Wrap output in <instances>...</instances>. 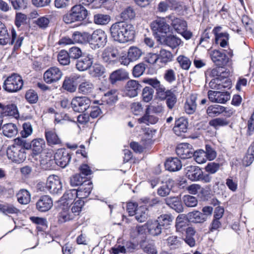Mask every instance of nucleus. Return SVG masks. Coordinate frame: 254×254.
<instances>
[{
    "label": "nucleus",
    "instance_id": "2eb2a0df",
    "mask_svg": "<svg viewBox=\"0 0 254 254\" xmlns=\"http://www.w3.org/2000/svg\"><path fill=\"white\" fill-rule=\"evenodd\" d=\"M141 85L138 81L134 80H130L127 82L125 86V93L126 95L129 97L136 96L140 91Z\"/></svg>",
    "mask_w": 254,
    "mask_h": 254
},
{
    "label": "nucleus",
    "instance_id": "7c9ffc66",
    "mask_svg": "<svg viewBox=\"0 0 254 254\" xmlns=\"http://www.w3.org/2000/svg\"><path fill=\"white\" fill-rule=\"evenodd\" d=\"M136 220L140 223L145 222L148 217V210L145 206H140L136 210L135 213Z\"/></svg>",
    "mask_w": 254,
    "mask_h": 254
},
{
    "label": "nucleus",
    "instance_id": "9b49d317",
    "mask_svg": "<svg viewBox=\"0 0 254 254\" xmlns=\"http://www.w3.org/2000/svg\"><path fill=\"white\" fill-rule=\"evenodd\" d=\"M91 101L86 97H76L72 100L71 105L75 112H83L90 106Z\"/></svg>",
    "mask_w": 254,
    "mask_h": 254
},
{
    "label": "nucleus",
    "instance_id": "9d476101",
    "mask_svg": "<svg viewBox=\"0 0 254 254\" xmlns=\"http://www.w3.org/2000/svg\"><path fill=\"white\" fill-rule=\"evenodd\" d=\"M63 76V72L59 68L54 66L47 69L44 73V81L48 84L59 81Z\"/></svg>",
    "mask_w": 254,
    "mask_h": 254
},
{
    "label": "nucleus",
    "instance_id": "1a4fd4ad",
    "mask_svg": "<svg viewBox=\"0 0 254 254\" xmlns=\"http://www.w3.org/2000/svg\"><path fill=\"white\" fill-rule=\"evenodd\" d=\"M51 193L59 194L62 191V184L59 176L51 175L47 179L46 187Z\"/></svg>",
    "mask_w": 254,
    "mask_h": 254
},
{
    "label": "nucleus",
    "instance_id": "c03bdc74",
    "mask_svg": "<svg viewBox=\"0 0 254 254\" xmlns=\"http://www.w3.org/2000/svg\"><path fill=\"white\" fill-rule=\"evenodd\" d=\"M142 54L143 52L142 50L134 46L130 47L127 52V55H128L129 59H130L132 62L139 59Z\"/></svg>",
    "mask_w": 254,
    "mask_h": 254
},
{
    "label": "nucleus",
    "instance_id": "aec40b11",
    "mask_svg": "<svg viewBox=\"0 0 254 254\" xmlns=\"http://www.w3.org/2000/svg\"><path fill=\"white\" fill-rule=\"evenodd\" d=\"M188 127V120L184 117H181L176 121L173 131L177 135L182 136L183 133L187 131Z\"/></svg>",
    "mask_w": 254,
    "mask_h": 254
},
{
    "label": "nucleus",
    "instance_id": "5fc2aeb1",
    "mask_svg": "<svg viewBox=\"0 0 254 254\" xmlns=\"http://www.w3.org/2000/svg\"><path fill=\"white\" fill-rule=\"evenodd\" d=\"M195 161L198 164H202L206 162L207 158L204 151L201 149L193 151L192 156Z\"/></svg>",
    "mask_w": 254,
    "mask_h": 254
},
{
    "label": "nucleus",
    "instance_id": "20e7f679",
    "mask_svg": "<svg viewBox=\"0 0 254 254\" xmlns=\"http://www.w3.org/2000/svg\"><path fill=\"white\" fill-rule=\"evenodd\" d=\"M107 42V35L105 32L98 29L89 34V44L93 49L104 47Z\"/></svg>",
    "mask_w": 254,
    "mask_h": 254
},
{
    "label": "nucleus",
    "instance_id": "f8f14e48",
    "mask_svg": "<svg viewBox=\"0 0 254 254\" xmlns=\"http://www.w3.org/2000/svg\"><path fill=\"white\" fill-rule=\"evenodd\" d=\"M123 53L121 48L119 49L118 48H106L102 53V58L104 62L107 63H112L116 59L119 58L122 56Z\"/></svg>",
    "mask_w": 254,
    "mask_h": 254
},
{
    "label": "nucleus",
    "instance_id": "393cba45",
    "mask_svg": "<svg viewBox=\"0 0 254 254\" xmlns=\"http://www.w3.org/2000/svg\"><path fill=\"white\" fill-rule=\"evenodd\" d=\"M189 221L194 223H202L206 220L207 217L199 211H193L187 215Z\"/></svg>",
    "mask_w": 254,
    "mask_h": 254
},
{
    "label": "nucleus",
    "instance_id": "6e6552de",
    "mask_svg": "<svg viewBox=\"0 0 254 254\" xmlns=\"http://www.w3.org/2000/svg\"><path fill=\"white\" fill-rule=\"evenodd\" d=\"M71 159L70 152L64 148L58 149L54 155V160L51 161L53 164L56 163L62 168L65 167L69 163Z\"/></svg>",
    "mask_w": 254,
    "mask_h": 254
},
{
    "label": "nucleus",
    "instance_id": "4be33fe9",
    "mask_svg": "<svg viewBox=\"0 0 254 254\" xmlns=\"http://www.w3.org/2000/svg\"><path fill=\"white\" fill-rule=\"evenodd\" d=\"M165 202L167 205L177 212H181L183 211V206L181 199L179 196H170L165 199Z\"/></svg>",
    "mask_w": 254,
    "mask_h": 254
},
{
    "label": "nucleus",
    "instance_id": "13d9d810",
    "mask_svg": "<svg viewBox=\"0 0 254 254\" xmlns=\"http://www.w3.org/2000/svg\"><path fill=\"white\" fill-rule=\"evenodd\" d=\"M135 16V13L131 7L125 9L121 13V17L125 20L133 19Z\"/></svg>",
    "mask_w": 254,
    "mask_h": 254
},
{
    "label": "nucleus",
    "instance_id": "09e8293b",
    "mask_svg": "<svg viewBox=\"0 0 254 254\" xmlns=\"http://www.w3.org/2000/svg\"><path fill=\"white\" fill-rule=\"evenodd\" d=\"M173 220L174 217L170 214H162L157 219V221L162 227L171 225Z\"/></svg>",
    "mask_w": 254,
    "mask_h": 254
},
{
    "label": "nucleus",
    "instance_id": "37998d69",
    "mask_svg": "<svg viewBox=\"0 0 254 254\" xmlns=\"http://www.w3.org/2000/svg\"><path fill=\"white\" fill-rule=\"evenodd\" d=\"M93 21L96 24L106 25L111 21V16L108 14L98 13L94 15Z\"/></svg>",
    "mask_w": 254,
    "mask_h": 254
},
{
    "label": "nucleus",
    "instance_id": "f704fd0d",
    "mask_svg": "<svg viewBox=\"0 0 254 254\" xmlns=\"http://www.w3.org/2000/svg\"><path fill=\"white\" fill-rule=\"evenodd\" d=\"M127 73L122 69H118L113 72L110 76V80L113 84L118 81H121L127 77Z\"/></svg>",
    "mask_w": 254,
    "mask_h": 254
},
{
    "label": "nucleus",
    "instance_id": "f257e3e1",
    "mask_svg": "<svg viewBox=\"0 0 254 254\" xmlns=\"http://www.w3.org/2000/svg\"><path fill=\"white\" fill-rule=\"evenodd\" d=\"M110 32L112 39L120 43L131 41L134 37L133 25L123 21L113 24L110 28Z\"/></svg>",
    "mask_w": 254,
    "mask_h": 254
},
{
    "label": "nucleus",
    "instance_id": "39448f33",
    "mask_svg": "<svg viewBox=\"0 0 254 254\" xmlns=\"http://www.w3.org/2000/svg\"><path fill=\"white\" fill-rule=\"evenodd\" d=\"M144 82L155 89L157 97L161 100L166 99L167 95L171 94L172 91L171 90H166L165 86L157 78H147Z\"/></svg>",
    "mask_w": 254,
    "mask_h": 254
},
{
    "label": "nucleus",
    "instance_id": "49530a36",
    "mask_svg": "<svg viewBox=\"0 0 254 254\" xmlns=\"http://www.w3.org/2000/svg\"><path fill=\"white\" fill-rule=\"evenodd\" d=\"M172 25L175 31L178 33L187 28V22L184 20L178 18L172 20Z\"/></svg>",
    "mask_w": 254,
    "mask_h": 254
},
{
    "label": "nucleus",
    "instance_id": "864d4df0",
    "mask_svg": "<svg viewBox=\"0 0 254 254\" xmlns=\"http://www.w3.org/2000/svg\"><path fill=\"white\" fill-rule=\"evenodd\" d=\"M17 111L16 108V106L11 104L6 106L3 105L2 110L1 111V114L3 116H14L16 114Z\"/></svg>",
    "mask_w": 254,
    "mask_h": 254
},
{
    "label": "nucleus",
    "instance_id": "ddd939ff",
    "mask_svg": "<svg viewBox=\"0 0 254 254\" xmlns=\"http://www.w3.org/2000/svg\"><path fill=\"white\" fill-rule=\"evenodd\" d=\"M209 100L212 102L225 103L230 99V94L228 92H220L209 90L208 92Z\"/></svg>",
    "mask_w": 254,
    "mask_h": 254
},
{
    "label": "nucleus",
    "instance_id": "f03ea898",
    "mask_svg": "<svg viewBox=\"0 0 254 254\" xmlns=\"http://www.w3.org/2000/svg\"><path fill=\"white\" fill-rule=\"evenodd\" d=\"M88 11L82 4H75L69 11L63 16V21L66 24L81 21L86 18Z\"/></svg>",
    "mask_w": 254,
    "mask_h": 254
},
{
    "label": "nucleus",
    "instance_id": "6e6d98bb",
    "mask_svg": "<svg viewBox=\"0 0 254 254\" xmlns=\"http://www.w3.org/2000/svg\"><path fill=\"white\" fill-rule=\"evenodd\" d=\"M180 66L185 70H188L191 64L190 60L187 57L183 55L179 56L177 59Z\"/></svg>",
    "mask_w": 254,
    "mask_h": 254
},
{
    "label": "nucleus",
    "instance_id": "412c9836",
    "mask_svg": "<svg viewBox=\"0 0 254 254\" xmlns=\"http://www.w3.org/2000/svg\"><path fill=\"white\" fill-rule=\"evenodd\" d=\"M206 74L211 77H213V78L219 77V78L221 79L228 77L230 75V71L223 67V66H218L208 70Z\"/></svg>",
    "mask_w": 254,
    "mask_h": 254
},
{
    "label": "nucleus",
    "instance_id": "4468645a",
    "mask_svg": "<svg viewBox=\"0 0 254 254\" xmlns=\"http://www.w3.org/2000/svg\"><path fill=\"white\" fill-rule=\"evenodd\" d=\"M209 55L212 62L217 66H224L229 59L225 54L217 50L209 51Z\"/></svg>",
    "mask_w": 254,
    "mask_h": 254
},
{
    "label": "nucleus",
    "instance_id": "4d7b16f0",
    "mask_svg": "<svg viewBox=\"0 0 254 254\" xmlns=\"http://www.w3.org/2000/svg\"><path fill=\"white\" fill-rule=\"evenodd\" d=\"M254 160V143L249 148L248 153L244 158V163L247 166H249Z\"/></svg>",
    "mask_w": 254,
    "mask_h": 254
},
{
    "label": "nucleus",
    "instance_id": "a18cd8bd",
    "mask_svg": "<svg viewBox=\"0 0 254 254\" xmlns=\"http://www.w3.org/2000/svg\"><path fill=\"white\" fill-rule=\"evenodd\" d=\"M167 244L171 249H176L181 247L182 242L181 238L176 236H169L166 240Z\"/></svg>",
    "mask_w": 254,
    "mask_h": 254
},
{
    "label": "nucleus",
    "instance_id": "2f4dec72",
    "mask_svg": "<svg viewBox=\"0 0 254 254\" xmlns=\"http://www.w3.org/2000/svg\"><path fill=\"white\" fill-rule=\"evenodd\" d=\"M31 145L33 153L37 155L41 153L45 147V141L43 138H36L31 141Z\"/></svg>",
    "mask_w": 254,
    "mask_h": 254
},
{
    "label": "nucleus",
    "instance_id": "bb28decb",
    "mask_svg": "<svg viewBox=\"0 0 254 254\" xmlns=\"http://www.w3.org/2000/svg\"><path fill=\"white\" fill-rule=\"evenodd\" d=\"M45 137L47 143L50 146L62 144V141L56 132L54 130L45 131Z\"/></svg>",
    "mask_w": 254,
    "mask_h": 254
},
{
    "label": "nucleus",
    "instance_id": "a878e982",
    "mask_svg": "<svg viewBox=\"0 0 254 254\" xmlns=\"http://www.w3.org/2000/svg\"><path fill=\"white\" fill-rule=\"evenodd\" d=\"M165 166L167 170L171 172H175L182 168V165L181 161L177 158H168L165 163Z\"/></svg>",
    "mask_w": 254,
    "mask_h": 254
},
{
    "label": "nucleus",
    "instance_id": "79ce46f5",
    "mask_svg": "<svg viewBox=\"0 0 254 254\" xmlns=\"http://www.w3.org/2000/svg\"><path fill=\"white\" fill-rule=\"evenodd\" d=\"M24 37L23 36H19L17 37V34L14 28L11 29V39H10V42L8 43L11 45L14 44V49L17 50L20 48L22 45Z\"/></svg>",
    "mask_w": 254,
    "mask_h": 254
},
{
    "label": "nucleus",
    "instance_id": "72a5a7b5",
    "mask_svg": "<svg viewBox=\"0 0 254 254\" xmlns=\"http://www.w3.org/2000/svg\"><path fill=\"white\" fill-rule=\"evenodd\" d=\"M10 42V35L4 23L0 21V45H5Z\"/></svg>",
    "mask_w": 254,
    "mask_h": 254
},
{
    "label": "nucleus",
    "instance_id": "338daca9",
    "mask_svg": "<svg viewBox=\"0 0 254 254\" xmlns=\"http://www.w3.org/2000/svg\"><path fill=\"white\" fill-rule=\"evenodd\" d=\"M146 69V65L142 63H139L135 65L132 70V74L134 77H138L140 76Z\"/></svg>",
    "mask_w": 254,
    "mask_h": 254
},
{
    "label": "nucleus",
    "instance_id": "7ed1b4c3",
    "mask_svg": "<svg viewBox=\"0 0 254 254\" xmlns=\"http://www.w3.org/2000/svg\"><path fill=\"white\" fill-rule=\"evenodd\" d=\"M23 86L22 77L18 74L13 73L5 79L2 87L7 92L14 93L20 90Z\"/></svg>",
    "mask_w": 254,
    "mask_h": 254
},
{
    "label": "nucleus",
    "instance_id": "8fccbe9b",
    "mask_svg": "<svg viewBox=\"0 0 254 254\" xmlns=\"http://www.w3.org/2000/svg\"><path fill=\"white\" fill-rule=\"evenodd\" d=\"M63 88L70 92H73L76 89V85L72 78L66 77L63 82Z\"/></svg>",
    "mask_w": 254,
    "mask_h": 254
},
{
    "label": "nucleus",
    "instance_id": "774afa93",
    "mask_svg": "<svg viewBox=\"0 0 254 254\" xmlns=\"http://www.w3.org/2000/svg\"><path fill=\"white\" fill-rule=\"evenodd\" d=\"M25 98L30 103H35L38 100L37 93L32 89L28 90L25 94Z\"/></svg>",
    "mask_w": 254,
    "mask_h": 254
},
{
    "label": "nucleus",
    "instance_id": "473e14b6",
    "mask_svg": "<svg viewBox=\"0 0 254 254\" xmlns=\"http://www.w3.org/2000/svg\"><path fill=\"white\" fill-rule=\"evenodd\" d=\"M225 107L219 105H212L209 106L207 110V115L211 118L219 116L224 112Z\"/></svg>",
    "mask_w": 254,
    "mask_h": 254
},
{
    "label": "nucleus",
    "instance_id": "423d86ee",
    "mask_svg": "<svg viewBox=\"0 0 254 254\" xmlns=\"http://www.w3.org/2000/svg\"><path fill=\"white\" fill-rule=\"evenodd\" d=\"M151 27L152 30L156 33L157 39L158 36H162L161 34L166 35L170 30V27L165 18H158L153 21L151 24Z\"/></svg>",
    "mask_w": 254,
    "mask_h": 254
},
{
    "label": "nucleus",
    "instance_id": "a19ab883",
    "mask_svg": "<svg viewBox=\"0 0 254 254\" xmlns=\"http://www.w3.org/2000/svg\"><path fill=\"white\" fill-rule=\"evenodd\" d=\"M16 196L18 201L22 204H27L30 201L31 195L26 190H20L17 193Z\"/></svg>",
    "mask_w": 254,
    "mask_h": 254
},
{
    "label": "nucleus",
    "instance_id": "c9c22d12",
    "mask_svg": "<svg viewBox=\"0 0 254 254\" xmlns=\"http://www.w3.org/2000/svg\"><path fill=\"white\" fill-rule=\"evenodd\" d=\"M94 85L89 80H84L78 86V92L83 94H88L92 92Z\"/></svg>",
    "mask_w": 254,
    "mask_h": 254
},
{
    "label": "nucleus",
    "instance_id": "c85d7f7f",
    "mask_svg": "<svg viewBox=\"0 0 254 254\" xmlns=\"http://www.w3.org/2000/svg\"><path fill=\"white\" fill-rule=\"evenodd\" d=\"M196 100V97L193 95H191L190 98L187 100L184 109L187 114H192L195 112L197 106Z\"/></svg>",
    "mask_w": 254,
    "mask_h": 254
},
{
    "label": "nucleus",
    "instance_id": "0eeeda50",
    "mask_svg": "<svg viewBox=\"0 0 254 254\" xmlns=\"http://www.w3.org/2000/svg\"><path fill=\"white\" fill-rule=\"evenodd\" d=\"M6 154L9 159L18 163L23 162L26 158L24 149L15 145L8 147L6 151Z\"/></svg>",
    "mask_w": 254,
    "mask_h": 254
},
{
    "label": "nucleus",
    "instance_id": "0e129e2a",
    "mask_svg": "<svg viewBox=\"0 0 254 254\" xmlns=\"http://www.w3.org/2000/svg\"><path fill=\"white\" fill-rule=\"evenodd\" d=\"M183 200L187 207H195L197 205L198 202L195 197L190 195H184Z\"/></svg>",
    "mask_w": 254,
    "mask_h": 254
},
{
    "label": "nucleus",
    "instance_id": "3c124183",
    "mask_svg": "<svg viewBox=\"0 0 254 254\" xmlns=\"http://www.w3.org/2000/svg\"><path fill=\"white\" fill-rule=\"evenodd\" d=\"M0 211L4 214H15L19 210L13 205L10 204H0Z\"/></svg>",
    "mask_w": 254,
    "mask_h": 254
},
{
    "label": "nucleus",
    "instance_id": "e2e57ef3",
    "mask_svg": "<svg viewBox=\"0 0 254 254\" xmlns=\"http://www.w3.org/2000/svg\"><path fill=\"white\" fill-rule=\"evenodd\" d=\"M78 197V192L77 190L72 189L67 190L63 195L62 198L66 201H72Z\"/></svg>",
    "mask_w": 254,
    "mask_h": 254
},
{
    "label": "nucleus",
    "instance_id": "bf43d9fd",
    "mask_svg": "<svg viewBox=\"0 0 254 254\" xmlns=\"http://www.w3.org/2000/svg\"><path fill=\"white\" fill-rule=\"evenodd\" d=\"M154 90L150 87L146 86L142 90V96L143 100L145 102L151 101L153 96Z\"/></svg>",
    "mask_w": 254,
    "mask_h": 254
},
{
    "label": "nucleus",
    "instance_id": "052dcab7",
    "mask_svg": "<svg viewBox=\"0 0 254 254\" xmlns=\"http://www.w3.org/2000/svg\"><path fill=\"white\" fill-rule=\"evenodd\" d=\"M85 181H87L86 179L80 174H75L70 178V184L72 187L81 186Z\"/></svg>",
    "mask_w": 254,
    "mask_h": 254
},
{
    "label": "nucleus",
    "instance_id": "cd10ccee",
    "mask_svg": "<svg viewBox=\"0 0 254 254\" xmlns=\"http://www.w3.org/2000/svg\"><path fill=\"white\" fill-rule=\"evenodd\" d=\"M146 226L149 233L152 235L157 236L162 232V227L157 220L154 221H148Z\"/></svg>",
    "mask_w": 254,
    "mask_h": 254
},
{
    "label": "nucleus",
    "instance_id": "de8ad7c7",
    "mask_svg": "<svg viewBox=\"0 0 254 254\" xmlns=\"http://www.w3.org/2000/svg\"><path fill=\"white\" fill-rule=\"evenodd\" d=\"M159 60L163 64H167L172 61L173 59V55L172 53L166 50L161 49L158 55Z\"/></svg>",
    "mask_w": 254,
    "mask_h": 254
},
{
    "label": "nucleus",
    "instance_id": "e433bc0d",
    "mask_svg": "<svg viewBox=\"0 0 254 254\" xmlns=\"http://www.w3.org/2000/svg\"><path fill=\"white\" fill-rule=\"evenodd\" d=\"M103 102L112 104L118 100V93L116 90H111L105 93L102 98Z\"/></svg>",
    "mask_w": 254,
    "mask_h": 254
},
{
    "label": "nucleus",
    "instance_id": "603ef678",
    "mask_svg": "<svg viewBox=\"0 0 254 254\" xmlns=\"http://www.w3.org/2000/svg\"><path fill=\"white\" fill-rule=\"evenodd\" d=\"M70 58L68 52L65 50L61 51L58 56L59 63L63 65H68L70 63Z\"/></svg>",
    "mask_w": 254,
    "mask_h": 254
},
{
    "label": "nucleus",
    "instance_id": "f3484780",
    "mask_svg": "<svg viewBox=\"0 0 254 254\" xmlns=\"http://www.w3.org/2000/svg\"><path fill=\"white\" fill-rule=\"evenodd\" d=\"M191 147V145L189 143L180 144L176 148V153L182 159L190 158L192 157L193 154Z\"/></svg>",
    "mask_w": 254,
    "mask_h": 254
},
{
    "label": "nucleus",
    "instance_id": "4c0bfd02",
    "mask_svg": "<svg viewBox=\"0 0 254 254\" xmlns=\"http://www.w3.org/2000/svg\"><path fill=\"white\" fill-rule=\"evenodd\" d=\"M173 181L172 180H168L158 189V194L161 196L165 197L168 195L171 191L173 186Z\"/></svg>",
    "mask_w": 254,
    "mask_h": 254
},
{
    "label": "nucleus",
    "instance_id": "58836bf2",
    "mask_svg": "<svg viewBox=\"0 0 254 254\" xmlns=\"http://www.w3.org/2000/svg\"><path fill=\"white\" fill-rule=\"evenodd\" d=\"M17 128L15 125L9 123L2 127V132L4 135L8 137H12L17 133Z\"/></svg>",
    "mask_w": 254,
    "mask_h": 254
},
{
    "label": "nucleus",
    "instance_id": "ea45409f",
    "mask_svg": "<svg viewBox=\"0 0 254 254\" xmlns=\"http://www.w3.org/2000/svg\"><path fill=\"white\" fill-rule=\"evenodd\" d=\"M74 219V216L70 213L69 209L67 207L63 208L59 214V222L63 223Z\"/></svg>",
    "mask_w": 254,
    "mask_h": 254
},
{
    "label": "nucleus",
    "instance_id": "5701e85b",
    "mask_svg": "<svg viewBox=\"0 0 254 254\" xmlns=\"http://www.w3.org/2000/svg\"><path fill=\"white\" fill-rule=\"evenodd\" d=\"M93 62V58L90 55L83 56L77 60L76 68L79 71L86 70L91 66Z\"/></svg>",
    "mask_w": 254,
    "mask_h": 254
},
{
    "label": "nucleus",
    "instance_id": "69168bd1",
    "mask_svg": "<svg viewBox=\"0 0 254 254\" xmlns=\"http://www.w3.org/2000/svg\"><path fill=\"white\" fill-rule=\"evenodd\" d=\"M209 124L210 126L216 128L218 127L228 125L229 124V122L225 119L218 118L210 121Z\"/></svg>",
    "mask_w": 254,
    "mask_h": 254
},
{
    "label": "nucleus",
    "instance_id": "b1692460",
    "mask_svg": "<svg viewBox=\"0 0 254 254\" xmlns=\"http://www.w3.org/2000/svg\"><path fill=\"white\" fill-rule=\"evenodd\" d=\"M93 188V185L91 182L89 180L85 181L77 190L78 192V197L86 198L90 194Z\"/></svg>",
    "mask_w": 254,
    "mask_h": 254
},
{
    "label": "nucleus",
    "instance_id": "c756f323",
    "mask_svg": "<svg viewBox=\"0 0 254 254\" xmlns=\"http://www.w3.org/2000/svg\"><path fill=\"white\" fill-rule=\"evenodd\" d=\"M74 43L89 44V34L87 32H74L72 35Z\"/></svg>",
    "mask_w": 254,
    "mask_h": 254
},
{
    "label": "nucleus",
    "instance_id": "dca6fc26",
    "mask_svg": "<svg viewBox=\"0 0 254 254\" xmlns=\"http://www.w3.org/2000/svg\"><path fill=\"white\" fill-rule=\"evenodd\" d=\"M158 41L162 44L167 45L172 49L176 48L181 43L180 39L171 35L168 36H166V35L158 36Z\"/></svg>",
    "mask_w": 254,
    "mask_h": 254
},
{
    "label": "nucleus",
    "instance_id": "a211bd4d",
    "mask_svg": "<svg viewBox=\"0 0 254 254\" xmlns=\"http://www.w3.org/2000/svg\"><path fill=\"white\" fill-rule=\"evenodd\" d=\"M53 206L51 198L47 195L41 196L36 202L37 209L41 212L49 210Z\"/></svg>",
    "mask_w": 254,
    "mask_h": 254
},
{
    "label": "nucleus",
    "instance_id": "6ab92c4d",
    "mask_svg": "<svg viewBox=\"0 0 254 254\" xmlns=\"http://www.w3.org/2000/svg\"><path fill=\"white\" fill-rule=\"evenodd\" d=\"M186 175L191 181L200 180L202 175V171L198 167L189 166L185 168Z\"/></svg>",
    "mask_w": 254,
    "mask_h": 254
},
{
    "label": "nucleus",
    "instance_id": "680f3d73",
    "mask_svg": "<svg viewBox=\"0 0 254 254\" xmlns=\"http://www.w3.org/2000/svg\"><path fill=\"white\" fill-rule=\"evenodd\" d=\"M220 36H217L215 38V43L219 45L221 47L225 48L228 44L229 34L227 33L221 34Z\"/></svg>",
    "mask_w": 254,
    "mask_h": 254
}]
</instances>
